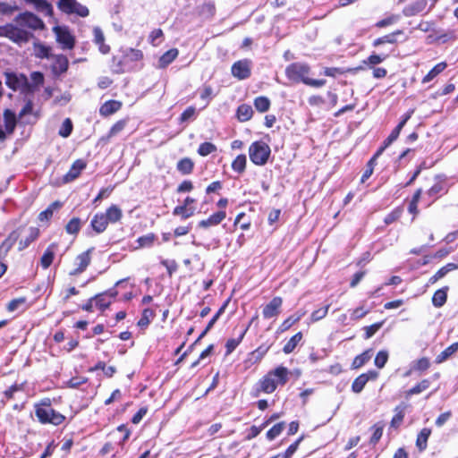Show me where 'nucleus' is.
Here are the masks:
<instances>
[{"instance_id":"1","label":"nucleus","mask_w":458,"mask_h":458,"mask_svg":"<svg viewBox=\"0 0 458 458\" xmlns=\"http://www.w3.org/2000/svg\"><path fill=\"white\" fill-rule=\"evenodd\" d=\"M310 68L304 63H293L285 68L286 77L293 83L302 82L306 85L319 88L325 85V80L310 79Z\"/></svg>"},{"instance_id":"2","label":"nucleus","mask_w":458,"mask_h":458,"mask_svg":"<svg viewBox=\"0 0 458 458\" xmlns=\"http://www.w3.org/2000/svg\"><path fill=\"white\" fill-rule=\"evenodd\" d=\"M289 370L287 368L279 366L269 371L258 383V391L266 394L273 393L278 385L284 386L288 381Z\"/></svg>"},{"instance_id":"3","label":"nucleus","mask_w":458,"mask_h":458,"mask_svg":"<svg viewBox=\"0 0 458 458\" xmlns=\"http://www.w3.org/2000/svg\"><path fill=\"white\" fill-rule=\"evenodd\" d=\"M35 414L38 421L42 424L50 423L58 426L65 420L63 414L52 408L49 399H45L40 404L35 405Z\"/></svg>"},{"instance_id":"4","label":"nucleus","mask_w":458,"mask_h":458,"mask_svg":"<svg viewBox=\"0 0 458 458\" xmlns=\"http://www.w3.org/2000/svg\"><path fill=\"white\" fill-rule=\"evenodd\" d=\"M270 155V147L262 140L252 142L249 148L250 159L256 165H265L267 163Z\"/></svg>"},{"instance_id":"5","label":"nucleus","mask_w":458,"mask_h":458,"mask_svg":"<svg viewBox=\"0 0 458 458\" xmlns=\"http://www.w3.org/2000/svg\"><path fill=\"white\" fill-rule=\"evenodd\" d=\"M0 35L8 38L17 44L27 43L32 37L30 32L13 24H6L0 27Z\"/></svg>"},{"instance_id":"6","label":"nucleus","mask_w":458,"mask_h":458,"mask_svg":"<svg viewBox=\"0 0 458 458\" xmlns=\"http://www.w3.org/2000/svg\"><path fill=\"white\" fill-rule=\"evenodd\" d=\"M5 84L13 90H21L24 93L33 92L34 89L24 74L14 72L5 73Z\"/></svg>"},{"instance_id":"7","label":"nucleus","mask_w":458,"mask_h":458,"mask_svg":"<svg viewBox=\"0 0 458 458\" xmlns=\"http://www.w3.org/2000/svg\"><path fill=\"white\" fill-rule=\"evenodd\" d=\"M56 41L61 45L62 49H72L75 45V38L67 27L55 26L53 29Z\"/></svg>"},{"instance_id":"8","label":"nucleus","mask_w":458,"mask_h":458,"mask_svg":"<svg viewBox=\"0 0 458 458\" xmlns=\"http://www.w3.org/2000/svg\"><path fill=\"white\" fill-rule=\"evenodd\" d=\"M15 21L21 27H28L31 30H40L44 28V22L37 15L32 13L25 12L20 13L16 18Z\"/></svg>"},{"instance_id":"9","label":"nucleus","mask_w":458,"mask_h":458,"mask_svg":"<svg viewBox=\"0 0 458 458\" xmlns=\"http://www.w3.org/2000/svg\"><path fill=\"white\" fill-rule=\"evenodd\" d=\"M231 72L233 77L240 81L248 79L251 74V61L242 59L235 62L232 65Z\"/></svg>"},{"instance_id":"10","label":"nucleus","mask_w":458,"mask_h":458,"mask_svg":"<svg viewBox=\"0 0 458 458\" xmlns=\"http://www.w3.org/2000/svg\"><path fill=\"white\" fill-rule=\"evenodd\" d=\"M66 3L58 5L61 11L65 13H75L81 17H87L89 13L87 6L82 5L76 0H64Z\"/></svg>"},{"instance_id":"11","label":"nucleus","mask_w":458,"mask_h":458,"mask_svg":"<svg viewBox=\"0 0 458 458\" xmlns=\"http://www.w3.org/2000/svg\"><path fill=\"white\" fill-rule=\"evenodd\" d=\"M388 57L386 54H376L372 53L369 57L361 62V64L358 67L352 68L350 72H357L359 71L365 70L366 68L371 69L376 65L381 64Z\"/></svg>"},{"instance_id":"12","label":"nucleus","mask_w":458,"mask_h":458,"mask_svg":"<svg viewBox=\"0 0 458 458\" xmlns=\"http://www.w3.org/2000/svg\"><path fill=\"white\" fill-rule=\"evenodd\" d=\"M51 71L55 76H60L67 72L69 67L68 58L64 55H53Z\"/></svg>"},{"instance_id":"13","label":"nucleus","mask_w":458,"mask_h":458,"mask_svg":"<svg viewBox=\"0 0 458 458\" xmlns=\"http://www.w3.org/2000/svg\"><path fill=\"white\" fill-rule=\"evenodd\" d=\"M378 374L375 370H369L366 373L360 374L357 377L352 384V390L353 393L359 394L360 393L366 384L369 380H374L377 377Z\"/></svg>"},{"instance_id":"14","label":"nucleus","mask_w":458,"mask_h":458,"mask_svg":"<svg viewBox=\"0 0 458 458\" xmlns=\"http://www.w3.org/2000/svg\"><path fill=\"white\" fill-rule=\"evenodd\" d=\"M282 303H283V300L281 297H279V296L274 297L263 308V310H262L263 318L266 319H269V318L277 317L280 314Z\"/></svg>"},{"instance_id":"15","label":"nucleus","mask_w":458,"mask_h":458,"mask_svg":"<svg viewBox=\"0 0 458 458\" xmlns=\"http://www.w3.org/2000/svg\"><path fill=\"white\" fill-rule=\"evenodd\" d=\"M92 250H93V248L89 249L88 250L82 252L76 258L78 267L70 272L71 276H76V275H79V274L82 273L83 271H85V269L88 267V266L90 263V259H91L90 253Z\"/></svg>"},{"instance_id":"16","label":"nucleus","mask_w":458,"mask_h":458,"mask_svg":"<svg viewBox=\"0 0 458 458\" xmlns=\"http://www.w3.org/2000/svg\"><path fill=\"white\" fill-rule=\"evenodd\" d=\"M117 295V291L115 289H110L109 291L98 294L94 297L95 304L98 306L100 310L106 309L112 301V299L114 298Z\"/></svg>"},{"instance_id":"17","label":"nucleus","mask_w":458,"mask_h":458,"mask_svg":"<svg viewBox=\"0 0 458 458\" xmlns=\"http://www.w3.org/2000/svg\"><path fill=\"white\" fill-rule=\"evenodd\" d=\"M20 237L19 229L13 231L0 245V259L5 258Z\"/></svg>"},{"instance_id":"18","label":"nucleus","mask_w":458,"mask_h":458,"mask_svg":"<svg viewBox=\"0 0 458 458\" xmlns=\"http://www.w3.org/2000/svg\"><path fill=\"white\" fill-rule=\"evenodd\" d=\"M85 167L86 162L82 159H77L72 165L69 172L64 176V182H70L75 180Z\"/></svg>"},{"instance_id":"19","label":"nucleus","mask_w":458,"mask_h":458,"mask_svg":"<svg viewBox=\"0 0 458 458\" xmlns=\"http://www.w3.org/2000/svg\"><path fill=\"white\" fill-rule=\"evenodd\" d=\"M225 211L220 210L211 215L208 218L199 221L198 225L201 228L215 226L219 225L225 218Z\"/></svg>"},{"instance_id":"20","label":"nucleus","mask_w":458,"mask_h":458,"mask_svg":"<svg viewBox=\"0 0 458 458\" xmlns=\"http://www.w3.org/2000/svg\"><path fill=\"white\" fill-rule=\"evenodd\" d=\"M427 6V0H415L413 3L405 6L403 13L406 17H411L422 12Z\"/></svg>"},{"instance_id":"21","label":"nucleus","mask_w":458,"mask_h":458,"mask_svg":"<svg viewBox=\"0 0 458 458\" xmlns=\"http://www.w3.org/2000/svg\"><path fill=\"white\" fill-rule=\"evenodd\" d=\"M107 225L108 222L104 213H97L90 222V226L97 233L105 232Z\"/></svg>"},{"instance_id":"22","label":"nucleus","mask_w":458,"mask_h":458,"mask_svg":"<svg viewBox=\"0 0 458 458\" xmlns=\"http://www.w3.org/2000/svg\"><path fill=\"white\" fill-rule=\"evenodd\" d=\"M4 122L5 131L8 134H13L17 124L16 114L14 112L10 109H5L4 111Z\"/></svg>"},{"instance_id":"23","label":"nucleus","mask_w":458,"mask_h":458,"mask_svg":"<svg viewBox=\"0 0 458 458\" xmlns=\"http://www.w3.org/2000/svg\"><path fill=\"white\" fill-rule=\"evenodd\" d=\"M57 243H51L47 250H45L43 256L41 257L40 264L43 268H48L55 258V250H57Z\"/></svg>"},{"instance_id":"24","label":"nucleus","mask_w":458,"mask_h":458,"mask_svg":"<svg viewBox=\"0 0 458 458\" xmlns=\"http://www.w3.org/2000/svg\"><path fill=\"white\" fill-rule=\"evenodd\" d=\"M403 31L401 30H397L390 34L385 35L381 38H376L372 42V46L374 47H378L379 46L388 43V44H396L397 43V36L403 35Z\"/></svg>"},{"instance_id":"25","label":"nucleus","mask_w":458,"mask_h":458,"mask_svg":"<svg viewBox=\"0 0 458 458\" xmlns=\"http://www.w3.org/2000/svg\"><path fill=\"white\" fill-rule=\"evenodd\" d=\"M93 35L94 42L98 46L99 51L104 55L108 54L110 51V47L105 44V37L102 30L98 27L94 28Z\"/></svg>"},{"instance_id":"26","label":"nucleus","mask_w":458,"mask_h":458,"mask_svg":"<svg viewBox=\"0 0 458 458\" xmlns=\"http://www.w3.org/2000/svg\"><path fill=\"white\" fill-rule=\"evenodd\" d=\"M121 106V102L117 100H108L101 106L99 112L102 115L108 116L117 112Z\"/></svg>"},{"instance_id":"27","label":"nucleus","mask_w":458,"mask_h":458,"mask_svg":"<svg viewBox=\"0 0 458 458\" xmlns=\"http://www.w3.org/2000/svg\"><path fill=\"white\" fill-rule=\"evenodd\" d=\"M178 54L177 48H171L164 53L158 60V67L165 68L168 66L178 56Z\"/></svg>"},{"instance_id":"28","label":"nucleus","mask_w":458,"mask_h":458,"mask_svg":"<svg viewBox=\"0 0 458 458\" xmlns=\"http://www.w3.org/2000/svg\"><path fill=\"white\" fill-rule=\"evenodd\" d=\"M104 215L108 223L114 224L121 220L123 212L117 205H112L106 209Z\"/></svg>"},{"instance_id":"29","label":"nucleus","mask_w":458,"mask_h":458,"mask_svg":"<svg viewBox=\"0 0 458 458\" xmlns=\"http://www.w3.org/2000/svg\"><path fill=\"white\" fill-rule=\"evenodd\" d=\"M431 435V429L428 428H422L417 436L416 439V446L417 448L422 452L426 450L428 446V439Z\"/></svg>"},{"instance_id":"30","label":"nucleus","mask_w":458,"mask_h":458,"mask_svg":"<svg viewBox=\"0 0 458 458\" xmlns=\"http://www.w3.org/2000/svg\"><path fill=\"white\" fill-rule=\"evenodd\" d=\"M406 407H407V405L404 403H402L395 407V409H394L395 414L393 417L391 423H390V426L392 428H397L402 424L403 418L405 416Z\"/></svg>"},{"instance_id":"31","label":"nucleus","mask_w":458,"mask_h":458,"mask_svg":"<svg viewBox=\"0 0 458 458\" xmlns=\"http://www.w3.org/2000/svg\"><path fill=\"white\" fill-rule=\"evenodd\" d=\"M458 351V342L452 344L450 346L445 348L443 352H441L435 360L437 364L443 363L446 360H448L453 354H454Z\"/></svg>"},{"instance_id":"32","label":"nucleus","mask_w":458,"mask_h":458,"mask_svg":"<svg viewBox=\"0 0 458 458\" xmlns=\"http://www.w3.org/2000/svg\"><path fill=\"white\" fill-rule=\"evenodd\" d=\"M253 114L252 107L250 105L242 104L238 106L236 116L240 122L249 121Z\"/></svg>"},{"instance_id":"33","label":"nucleus","mask_w":458,"mask_h":458,"mask_svg":"<svg viewBox=\"0 0 458 458\" xmlns=\"http://www.w3.org/2000/svg\"><path fill=\"white\" fill-rule=\"evenodd\" d=\"M128 63V56H125L124 55L120 59H118L116 56H114L112 65L113 72L115 73L125 72L127 71Z\"/></svg>"},{"instance_id":"34","label":"nucleus","mask_w":458,"mask_h":458,"mask_svg":"<svg viewBox=\"0 0 458 458\" xmlns=\"http://www.w3.org/2000/svg\"><path fill=\"white\" fill-rule=\"evenodd\" d=\"M372 356V350H366L361 354L357 355L352 363V369H360L365 365Z\"/></svg>"},{"instance_id":"35","label":"nucleus","mask_w":458,"mask_h":458,"mask_svg":"<svg viewBox=\"0 0 458 458\" xmlns=\"http://www.w3.org/2000/svg\"><path fill=\"white\" fill-rule=\"evenodd\" d=\"M176 168L182 174H190L193 171L194 163L191 158L184 157L178 161Z\"/></svg>"},{"instance_id":"36","label":"nucleus","mask_w":458,"mask_h":458,"mask_svg":"<svg viewBox=\"0 0 458 458\" xmlns=\"http://www.w3.org/2000/svg\"><path fill=\"white\" fill-rule=\"evenodd\" d=\"M247 330H248V327L242 329L240 332L239 336L237 338H231L226 341V344H225L226 355L232 353L236 349V347L241 344Z\"/></svg>"},{"instance_id":"37","label":"nucleus","mask_w":458,"mask_h":458,"mask_svg":"<svg viewBox=\"0 0 458 458\" xmlns=\"http://www.w3.org/2000/svg\"><path fill=\"white\" fill-rule=\"evenodd\" d=\"M447 290L448 287H445L435 292L432 298V303L435 307L440 308L446 302Z\"/></svg>"},{"instance_id":"38","label":"nucleus","mask_w":458,"mask_h":458,"mask_svg":"<svg viewBox=\"0 0 458 458\" xmlns=\"http://www.w3.org/2000/svg\"><path fill=\"white\" fill-rule=\"evenodd\" d=\"M301 339H302V333L301 332L296 333L284 344V346L283 348V352L285 354H289V353L293 352L294 351V349L296 348V346L298 345V344L301 341Z\"/></svg>"},{"instance_id":"39","label":"nucleus","mask_w":458,"mask_h":458,"mask_svg":"<svg viewBox=\"0 0 458 458\" xmlns=\"http://www.w3.org/2000/svg\"><path fill=\"white\" fill-rule=\"evenodd\" d=\"M39 234V230L36 227L30 228V233L25 238L20 241L19 242V250H22L26 249L32 242H34Z\"/></svg>"},{"instance_id":"40","label":"nucleus","mask_w":458,"mask_h":458,"mask_svg":"<svg viewBox=\"0 0 458 458\" xmlns=\"http://www.w3.org/2000/svg\"><path fill=\"white\" fill-rule=\"evenodd\" d=\"M82 224L79 217H72L65 225V231L68 234L77 235L81 231Z\"/></svg>"},{"instance_id":"41","label":"nucleus","mask_w":458,"mask_h":458,"mask_svg":"<svg viewBox=\"0 0 458 458\" xmlns=\"http://www.w3.org/2000/svg\"><path fill=\"white\" fill-rule=\"evenodd\" d=\"M385 424L382 421H379L376 424H374L370 430H372V436L370 437L369 443L372 445L377 444V442L380 440L383 435Z\"/></svg>"},{"instance_id":"42","label":"nucleus","mask_w":458,"mask_h":458,"mask_svg":"<svg viewBox=\"0 0 458 458\" xmlns=\"http://www.w3.org/2000/svg\"><path fill=\"white\" fill-rule=\"evenodd\" d=\"M195 208L189 207L187 208L184 205L177 206L173 210L174 216H179L182 219H187L194 215Z\"/></svg>"},{"instance_id":"43","label":"nucleus","mask_w":458,"mask_h":458,"mask_svg":"<svg viewBox=\"0 0 458 458\" xmlns=\"http://www.w3.org/2000/svg\"><path fill=\"white\" fill-rule=\"evenodd\" d=\"M61 207L62 203L60 201L53 202L47 209L39 213L38 219L40 221L49 220L53 216L54 211L59 209Z\"/></svg>"},{"instance_id":"44","label":"nucleus","mask_w":458,"mask_h":458,"mask_svg":"<svg viewBox=\"0 0 458 458\" xmlns=\"http://www.w3.org/2000/svg\"><path fill=\"white\" fill-rule=\"evenodd\" d=\"M246 163V156L244 154L238 155L232 163V169L238 174H242L245 171Z\"/></svg>"},{"instance_id":"45","label":"nucleus","mask_w":458,"mask_h":458,"mask_svg":"<svg viewBox=\"0 0 458 458\" xmlns=\"http://www.w3.org/2000/svg\"><path fill=\"white\" fill-rule=\"evenodd\" d=\"M34 50H35V55L38 58L50 59L53 55L51 54V47H47L44 44H40V43L35 44Z\"/></svg>"},{"instance_id":"46","label":"nucleus","mask_w":458,"mask_h":458,"mask_svg":"<svg viewBox=\"0 0 458 458\" xmlns=\"http://www.w3.org/2000/svg\"><path fill=\"white\" fill-rule=\"evenodd\" d=\"M446 67V64L442 62L436 64L423 78L422 82L427 83L432 81L436 76H437L440 72H442Z\"/></svg>"},{"instance_id":"47","label":"nucleus","mask_w":458,"mask_h":458,"mask_svg":"<svg viewBox=\"0 0 458 458\" xmlns=\"http://www.w3.org/2000/svg\"><path fill=\"white\" fill-rule=\"evenodd\" d=\"M157 236L153 233H149L148 234L142 235L137 239L138 248H149L153 245L156 241Z\"/></svg>"},{"instance_id":"48","label":"nucleus","mask_w":458,"mask_h":458,"mask_svg":"<svg viewBox=\"0 0 458 458\" xmlns=\"http://www.w3.org/2000/svg\"><path fill=\"white\" fill-rule=\"evenodd\" d=\"M267 352V348H265L262 346L257 348L255 351L251 352L249 354L247 362L253 364V363L260 361Z\"/></svg>"},{"instance_id":"49","label":"nucleus","mask_w":458,"mask_h":458,"mask_svg":"<svg viewBox=\"0 0 458 458\" xmlns=\"http://www.w3.org/2000/svg\"><path fill=\"white\" fill-rule=\"evenodd\" d=\"M303 437H300L294 443H293L283 454H278L273 457L276 458H291L293 454L297 451L300 443L302 441Z\"/></svg>"},{"instance_id":"50","label":"nucleus","mask_w":458,"mask_h":458,"mask_svg":"<svg viewBox=\"0 0 458 458\" xmlns=\"http://www.w3.org/2000/svg\"><path fill=\"white\" fill-rule=\"evenodd\" d=\"M255 108L260 112H267L270 107V100L267 97H258L254 100Z\"/></svg>"},{"instance_id":"51","label":"nucleus","mask_w":458,"mask_h":458,"mask_svg":"<svg viewBox=\"0 0 458 458\" xmlns=\"http://www.w3.org/2000/svg\"><path fill=\"white\" fill-rule=\"evenodd\" d=\"M285 423L284 421L278 422L277 424L274 425L267 432V438L269 441L274 440L276 437H277L284 429Z\"/></svg>"},{"instance_id":"52","label":"nucleus","mask_w":458,"mask_h":458,"mask_svg":"<svg viewBox=\"0 0 458 458\" xmlns=\"http://www.w3.org/2000/svg\"><path fill=\"white\" fill-rule=\"evenodd\" d=\"M430 367V360L428 358L422 357L411 364V369L416 371H425Z\"/></svg>"},{"instance_id":"53","label":"nucleus","mask_w":458,"mask_h":458,"mask_svg":"<svg viewBox=\"0 0 458 458\" xmlns=\"http://www.w3.org/2000/svg\"><path fill=\"white\" fill-rule=\"evenodd\" d=\"M217 149L216 146L211 142H203L198 148V154L201 157H207L209 154L216 152Z\"/></svg>"},{"instance_id":"54","label":"nucleus","mask_w":458,"mask_h":458,"mask_svg":"<svg viewBox=\"0 0 458 458\" xmlns=\"http://www.w3.org/2000/svg\"><path fill=\"white\" fill-rule=\"evenodd\" d=\"M429 386H430V381L428 379H423L419 384H417L416 386H414L413 387L409 389L407 392V395H413V394H420L421 392L428 389L429 387Z\"/></svg>"},{"instance_id":"55","label":"nucleus","mask_w":458,"mask_h":458,"mask_svg":"<svg viewBox=\"0 0 458 458\" xmlns=\"http://www.w3.org/2000/svg\"><path fill=\"white\" fill-rule=\"evenodd\" d=\"M34 114L36 119H38L40 116L39 111H33V101L31 99H28L25 106L22 107L19 114V117L21 118L27 114Z\"/></svg>"},{"instance_id":"56","label":"nucleus","mask_w":458,"mask_h":458,"mask_svg":"<svg viewBox=\"0 0 458 458\" xmlns=\"http://www.w3.org/2000/svg\"><path fill=\"white\" fill-rule=\"evenodd\" d=\"M34 6L38 12L46 15H51L53 13L52 6L47 0H36Z\"/></svg>"},{"instance_id":"57","label":"nucleus","mask_w":458,"mask_h":458,"mask_svg":"<svg viewBox=\"0 0 458 458\" xmlns=\"http://www.w3.org/2000/svg\"><path fill=\"white\" fill-rule=\"evenodd\" d=\"M403 208L402 207L395 208L392 212L387 214L384 219L386 225H390L398 220L403 215Z\"/></svg>"},{"instance_id":"58","label":"nucleus","mask_w":458,"mask_h":458,"mask_svg":"<svg viewBox=\"0 0 458 458\" xmlns=\"http://www.w3.org/2000/svg\"><path fill=\"white\" fill-rule=\"evenodd\" d=\"M329 307H330V305L327 304V305H325L324 307H321V308L314 310L310 315L311 322H317V321L324 318L328 312Z\"/></svg>"},{"instance_id":"59","label":"nucleus","mask_w":458,"mask_h":458,"mask_svg":"<svg viewBox=\"0 0 458 458\" xmlns=\"http://www.w3.org/2000/svg\"><path fill=\"white\" fill-rule=\"evenodd\" d=\"M383 324H384V321H381V322H377V323H375L370 326L364 327V328H363L365 331L364 338L369 339L370 337H372L382 327Z\"/></svg>"},{"instance_id":"60","label":"nucleus","mask_w":458,"mask_h":458,"mask_svg":"<svg viewBox=\"0 0 458 458\" xmlns=\"http://www.w3.org/2000/svg\"><path fill=\"white\" fill-rule=\"evenodd\" d=\"M72 131V123L69 118H66L59 130V135L67 138L71 135Z\"/></svg>"},{"instance_id":"61","label":"nucleus","mask_w":458,"mask_h":458,"mask_svg":"<svg viewBox=\"0 0 458 458\" xmlns=\"http://www.w3.org/2000/svg\"><path fill=\"white\" fill-rule=\"evenodd\" d=\"M400 19V16L397 15V14H392L385 19H382L380 21H378L377 23H376V27L377 28H385L386 26H389V25H392V24H394L396 23Z\"/></svg>"},{"instance_id":"62","label":"nucleus","mask_w":458,"mask_h":458,"mask_svg":"<svg viewBox=\"0 0 458 458\" xmlns=\"http://www.w3.org/2000/svg\"><path fill=\"white\" fill-rule=\"evenodd\" d=\"M196 117V108L194 106L187 107L180 115V122L185 123L189 120H194Z\"/></svg>"},{"instance_id":"63","label":"nucleus","mask_w":458,"mask_h":458,"mask_svg":"<svg viewBox=\"0 0 458 458\" xmlns=\"http://www.w3.org/2000/svg\"><path fill=\"white\" fill-rule=\"evenodd\" d=\"M26 301L27 299L25 297L13 299L7 304V310L10 312H13L19 310L21 306H23L26 303Z\"/></svg>"},{"instance_id":"64","label":"nucleus","mask_w":458,"mask_h":458,"mask_svg":"<svg viewBox=\"0 0 458 458\" xmlns=\"http://www.w3.org/2000/svg\"><path fill=\"white\" fill-rule=\"evenodd\" d=\"M388 360V352L386 351H379L375 358V365L378 369H382L385 367L386 363Z\"/></svg>"}]
</instances>
